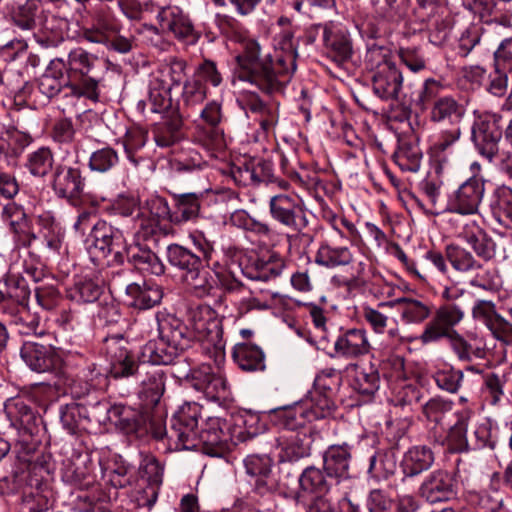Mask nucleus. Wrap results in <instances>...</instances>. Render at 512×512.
<instances>
[{"label": "nucleus", "mask_w": 512, "mask_h": 512, "mask_svg": "<svg viewBox=\"0 0 512 512\" xmlns=\"http://www.w3.org/2000/svg\"><path fill=\"white\" fill-rule=\"evenodd\" d=\"M126 295L130 307L147 310L160 304L163 291L160 285L151 281H143L127 285Z\"/></svg>", "instance_id": "30"}, {"label": "nucleus", "mask_w": 512, "mask_h": 512, "mask_svg": "<svg viewBox=\"0 0 512 512\" xmlns=\"http://www.w3.org/2000/svg\"><path fill=\"white\" fill-rule=\"evenodd\" d=\"M183 121L178 111L165 114L162 120L154 125V140L159 147H170L177 143L183 136Z\"/></svg>", "instance_id": "32"}, {"label": "nucleus", "mask_w": 512, "mask_h": 512, "mask_svg": "<svg viewBox=\"0 0 512 512\" xmlns=\"http://www.w3.org/2000/svg\"><path fill=\"white\" fill-rule=\"evenodd\" d=\"M269 213L275 222L294 232H301L309 223L302 201L294 195L280 193L272 196Z\"/></svg>", "instance_id": "10"}, {"label": "nucleus", "mask_w": 512, "mask_h": 512, "mask_svg": "<svg viewBox=\"0 0 512 512\" xmlns=\"http://www.w3.org/2000/svg\"><path fill=\"white\" fill-rule=\"evenodd\" d=\"M372 5L377 17L398 22L407 16L410 0H373Z\"/></svg>", "instance_id": "48"}, {"label": "nucleus", "mask_w": 512, "mask_h": 512, "mask_svg": "<svg viewBox=\"0 0 512 512\" xmlns=\"http://www.w3.org/2000/svg\"><path fill=\"white\" fill-rule=\"evenodd\" d=\"M102 292V284L91 278H83L75 282L70 297L77 302L92 303L99 299Z\"/></svg>", "instance_id": "60"}, {"label": "nucleus", "mask_w": 512, "mask_h": 512, "mask_svg": "<svg viewBox=\"0 0 512 512\" xmlns=\"http://www.w3.org/2000/svg\"><path fill=\"white\" fill-rule=\"evenodd\" d=\"M242 51L236 57V77L266 94L281 91L296 70L298 43L291 31H282L274 39L275 55L261 58V46L255 39L243 38Z\"/></svg>", "instance_id": "1"}, {"label": "nucleus", "mask_w": 512, "mask_h": 512, "mask_svg": "<svg viewBox=\"0 0 512 512\" xmlns=\"http://www.w3.org/2000/svg\"><path fill=\"white\" fill-rule=\"evenodd\" d=\"M6 415L13 427H15L24 442L37 430V415L34 409L21 397L8 399L5 403Z\"/></svg>", "instance_id": "20"}, {"label": "nucleus", "mask_w": 512, "mask_h": 512, "mask_svg": "<svg viewBox=\"0 0 512 512\" xmlns=\"http://www.w3.org/2000/svg\"><path fill=\"white\" fill-rule=\"evenodd\" d=\"M54 156L50 148L40 147L27 157L26 168L36 177H44L52 171Z\"/></svg>", "instance_id": "57"}, {"label": "nucleus", "mask_w": 512, "mask_h": 512, "mask_svg": "<svg viewBox=\"0 0 512 512\" xmlns=\"http://www.w3.org/2000/svg\"><path fill=\"white\" fill-rule=\"evenodd\" d=\"M179 379L190 380L191 385L213 401L226 400L230 396V386L226 377L213 372L209 365H202L192 370L187 367H177L174 372Z\"/></svg>", "instance_id": "9"}, {"label": "nucleus", "mask_w": 512, "mask_h": 512, "mask_svg": "<svg viewBox=\"0 0 512 512\" xmlns=\"http://www.w3.org/2000/svg\"><path fill=\"white\" fill-rule=\"evenodd\" d=\"M6 299H11L20 307L27 306L31 291L26 280L15 275L4 281Z\"/></svg>", "instance_id": "64"}, {"label": "nucleus", "mask_w": 512, "mask_h": 512, "mask_svg": "<svg viewBox=\"0 0 512 512\" xmlns=\"http://www.w3.org/2000/svg\"><path fill=\"white\" fill-rule=\"evenodd\" d=\"M66 69V85H72L78 94H85L94 102L99 99V57L77 47L72 49L67 59L56 58Z\"/></svg>", "instance_id": "5"}, {"label": "nucleus", "mask_w": 512, "mask_h": 512, "mask_svg": "<svg viewBox=\"0 0 512 512\" xmlns=\"http://www.w3.org/2000/svg\"><path fill=\"white\" fill-rule=\"evenodd\" d=\"M358 260L350 247L338 245L332 240L322 241L314 257L317 265L327 269L356 265Z\"/></svg>", "instance_id": "23"}, {"label": "nucleus", "mask_w": 512, "mask_h": 512, "mask_svg": "<svg viewBox=\"0 0 512 512\" xmlns=\"http://www.w3.org/2000/svg\"><path fill=\"white\" fill-rule=\"evenodd\" d=\"M232 356L236 364L243 371H264L266 368L265 355L257 345L238 343L234 346Z\"/></svg>", "instance_id": "38"}, {"label": "nucleus", "mask_w": 512, "mask_h": 512, "mask_svg": "<svg viewBox=\"0 0 512 512\" xmlns=\"http://www.w3.org/2000/svg\"><path fill=\"white\" fill-rule=\"evenodd\" d=\"M276 413L279 426L290 431V433H296L297 429L303 427L308 422L305 409L301 403L281 408Z\"/></svg>", "instance_id": "58"}, {"label": "nucleus", "mask_w": 512, "mask_h": 512, "mask_svg": "<svg viewBox=\"0 0 512 512\" xmlns=\"http://www.w3.org/2000/svg\"><path fill=\"white\" fill-rule=\"evenodd\" d=\"M393 158L401 170L417 172L420 169L422 152L418 145L404 141L400 143Z\"/></svg>", "instance_id": "51"}, {"label": "nucleus", "mask_w": 512, "mask_h": 512, "mask_svg": "<svg viewBox=\"0 0 512 512\" xmlns=\"http://www.w3.org/2000/svg\"><path fill=\"white\" fill-rule=\"evenodd\" d=\"M371 82L374 94L381 100L395 102L404 108H411V101L405 94H402V72L391 60L384 59L376 66Z\"/></svg>", "instance_id": "8"}, {"label": "nucleus", "mask_w": 512, "mask_h": 512, "mask_svg": "<svg viewBox=\"0 0 512 512\" xmlns=\"http://www.w3.org/2000/svg\"><path fill=\"white\" fill-rule=\"evenodd\" d=\"M57 63V59H53L45 73L38 79V89L47 98L57 96L65 87V82L62 81V67L57 70Z\"/></svg>", "instance_id": "53"}, {"label": "nucleus", "mask_w": 512, "mask_h": 512, "mask_svg": "<svg viewBox=\"0 0 512 512\" xmlns=\"http://www.w3.org/2000/svg\"><path fill=\"white\" fill-rule=\"evenodd\" d=\"M466 6L474 14L479 15L480 19L491 28L509 26L508 18L501 16L499 20L493 0H467Z\"/></svg>", "instance_id": "49"}, {"label": "nucleus", "mask_w": 512, "mask_h": 512, "mask_svg": "<svg viewBox=\"0 0 512 512\" xmlns=\"http://www.w3.org/2000/svg\"><path fill=\"white\" fill-rule=\"evenodd\" d=\"M299 484L304 492L325 494L336 483L332 477L326 474L325 470L322 471L317 467L309 466L301 473Z\"/></svg>", "instance_id": "43"}, {"label": "nucleus", "mask_w": 512, "mask_h": 512, "mask_svg": "<svg viewBox=\"0 0 512 512\" xmlns=\"http://www.w3.org/2000/svg\"><path fill=\"white\" fill-rule=\"evenodd\" d=\"M351 458V446L348 443L330 445L324 452V470L336 484L349 479Z\"/></svg>", "instance_id": "25"}, {"label": "nucleus", "mask_w": 512, "mask_h": 512, "mask_svg": "<svg viewBox=\"0 0 512 512\" xmlns=\"http://www.w3.org/2000/svg\"><path fill=\"white\" fill-rule=\"evenodd\" d=\"M232 418L233 428L231 435L236 441L245 442L264 431V424L260 421V416L256 413L245 411Z\"/></svg>", "instance_id": "40"}, {"label": "nucleus", "mask_w": 512, "mask_h": 512, "mask_svg": "<svg viewBox=\"0 0 512 512\" xmlns=\"http://www.w3.org/2000/svg\"><path fill=\"white\" fill-rule=\"evenodd\" d=\"M105 354L109 361L108 375L114 379L127 378L138 372L139 365L128 349V342L116 334L104 339Z\"/></svg>", "instance_id": "13"}, {"label": "nucleus", "mask_w": 512, "mask_h": 512, "mask_svg": "<svg viewBox=\"0 0 512 512\" xmlns=\"http://www.w3.org/2000/svg\"><path fill=\"white\" fill-rule=\"evenodd\" d=\"M78 364L81 369L77 372L93 390L101 389L107 385L108 375L93 361H89L80 354H77Z\"/></svg>", "instance_id": "61"}, {"label": "nucleus", "mask_w": 512, "mask_h": 512, "mask_svg": "<svg viewBox=\"0 0 512 512\" xmlns=\"http://www.w3.org/2000/svg\"><path fill=\"white\" fill-rule=\"evenodd\" d=\"M38 222L40 230L37 235H31L29 245H31L33 241L38 242L40 249L46 255L58 254L64 239V231L60 223L49 213L39 216Z\"/></svg>", "instance_id": "21"}, {"label": "nucleus", "mask_w": 512, "mask_h": 512, "mask_svg": "<svg viewBox=\"0 0 512 512\" xmlns=\"http://www.w3.org/2000/svg\"><path fill=\"white\" fill-rule=\"evenodd\" d=\"M81 37L121 54L129 53L133 48L134 37L122 34L121 21L106 10H99L92 16L91 22L81 28Z\"/></svg>", "instance_id": "6"}, {"label": "nucleus", "mask_w": 512, "mask_h": 512, "mask_svg": "<svg viewBox=\"0 0 512 512\" xmlns=\"http://www.w3.org/2000/svg\"><path fill=\"white\" fill-rule=\"evenodd\" d=\"M125 231L105 220L93 224L88 251L93 260L107 259V264H122L125 258L139 271L160 276L165 266L158 255L140 243L126 245Z\"/></svg>", "instance_id": "2"}, {"label": "nucleus", "mask_w": 512, "mask_h": 512, "mask_svg": "<svg viewBox=\"0 0 512 512\" xmlns=\"http://www.w3.org/2000/svg\"><path fill=\"white\" fill-rule=\"evenodd\" d=\"M141 477L147 482V487L143 490L146 499H143V505L151 508L157 501L160 485L163 480V467L155 457H146L141 464Z\"/></svg>", "instance_id": "36"}, {"label": "nucleus", "mask_w": 512, "mask_h": 512, "mask_svg": "<svg viewBox=\"0 0 512 512\" xmlns=\"http://www.w3.org/2000/svg\"><path fill=\"white\" fill-rule=\"evenodd\" d=\"M206 96V86L201 79L192 78L186 80L181 94L183 109L187 111L194 109L205 100Z\"/></svg>", "instance_id": "59"}, {"label": "nucleus", "mask_w": 512, "mask_h": 512, "mask_svg": "<svg viewBox=\"0 0 512 512\" xmlns=\"http://www.w3.org/2000/svg\"><path fill=\"white\" fill-rule=\"evenodd\" d=\"M334 349L338 355L346 359H355L368 354L371 345L364 329L351 328L337 337Z\"/></svg>", "instance_id": "28"}, {"label": "nucleus", "mask_w": 512, "mask_h": 512, "mask_svg": "<svg viewBox=\"0 0 512 512\" xmlns=\"http://www.w3.org/2000/svg\"><path fill=\"white\" fill-rule=\"evenodd\" d=\"M188 322L191 326L193 340L206 341L214 347L216 352L223 354L225 342L223 340L222 318L208 305H198L188 311Z\"/></svg>", "instance_id": "7"}, {"label": "nucleus", "mask_w": 512, "mask_h": 512, "mask_svg": "<svg viewBox=\"0 0 512 512\" xmlns=\"http://www.w3.org/2000/svg\"><path fill=\"white\" fill-rule=\"evenodd\" d=\"M40 0H12L6 6L12 12L14 24L22 30H32L36 26L35 17L40 8Z\"/></svg>", "instance_id": "41"}, {"label": "nucleus", "mask_w": 512, "mask_h": 512, "mask_svg": "<svg viewBox=\"0 0 512 512\" xmlns=\"http://www.w3.org/2000/svg\"><path fill=\"white\" fill-rule=\"evenodd\" d=\"M453 402L442 397L430 398L422 405V413L429 428L445 427V419L452 411Z\"/></svg>", "instance_id": "45"}, {"label": "nucleus", "mask_w": 512, "mask_h": 512, "mask_svg": "<svg viewBox=\"0 0 512 512\" xmlns=\"http://www.w3.org/2000/svg\"><path fill=\"white\" fill-rule=\"evenodd\" d=\"M380 387V376L377 369L370 365L357 372L353 388L359 394L371 397Z\"/></svg>", "instance_id": "62"}, {"label": "nucleus", "mask_w": 512, "mask_h": 512, "mask_svg": "<svg viewBox=\"0 0 512 512\" xmlns=\"http://www.w3.org/2000/svg\"><path fill=\"white\" fill-rule=\"evenodd\" d=\"M205 263L199 265L195 269H192L187 274H182V279L185 284L193 290L194 294L198 297L206 296L210 293L213 288V278Z\"/></svg>", "instance_id": "52"}, {"label": "nucleus", "mask_w": 512, "mask_h": 512, "mask_svg": "<svg viewBox=\"0 0 512 512\" xmlns=\"http://www.w3.org/2000/svg\"><path fill=\"white\" fill-rule=\"evenodd\" d=\"M467 419L463 416L446 430L443 428H429L428 438L434 444L447 446L450 452L461 453L469 450V440L467 439Z\"/></svg>", "instance_id": "22"}, {"label": "nucleus", "mask_w": 512, "mask_h": 512, "mask_svg": "<svg viewBox=\"0 0 512 512\" xmlns=\"http://www.w3.org/2000/svg\"><path fill=\"white\" fill-rule=\"evenodd\" d=\"M170 196L173 225L180 226L199 217L203 200L201 193H170Z\"/></svg>", "instance_id": "29"}, {"label": "nucleus", "mask_w": 512, "mask_h": 512, "mask_svg": "<svg viewBox=\"0 0 512 512\" xmlns=\"http://www.w3.org/2000/svg\"><path fill=\"white\" fill-rule=\"evenodd\" d=\"M397 306L401 320L406 324H421L432 314L428 302L412 297H401L393 302Z\"/></svg>", "instance_id": "39"}, {"label": "nucleus", "mask_w": 512, "mask_h": 512, "mask_svg": "<svg viewBox=\"0 0 512 512\" xmlns=\"http://www.w3.org/2000/svg\"><path fill=\"white\" fill-rule=\"evenodd\" d=\"M464 318L462 308L454 303L441 305L434 313L432 319L425 325L423 332L417 339L428 345L440 341L457 333L454 327Z\"/></svg>", "instance_id": "11"}, {"label": "nucleus", "mask_w": 512, "mask_h": 512, "mask_svg": "<svg viewBox=\"0 0 512 512\" xmlns=\"http://www.w3.org/2000/svg\"><path fill=\"white\" fill-rule=\"evenodd\" d=\"M329 394L314 389L313 392H310L309 397L300 402L305 409L308 422L323 419L331 414L334 403Z\"/></svg>", "instance_id": "42"}, {"label": "nucleus", "mask_w": 512, "mask_h": 512, "mask_svg": "<svg viewBox=\"0 0 512 512\" xmlns=\"http://www.w3.org/2000/svg\"><path fill=\"white\" fill-rule=\"evenodd\" d=\"M32 142V137L16 128H10L1 133L0 154L18 157Z\"/></svg>", "instance_id": "46"}, {"label": "nucleus", "mask_w": 512, "mask_h": 512, "mask_svg": "<svg viewBox=\"0 0 512 512\" xmlns=\"http://www.w3.org/2000/svg\"><path fill=\"white\" fill-rule=\"evenodd\" d=\"M501 116L496 114L479 117L471 128V139L478 153L492 162L499 152L502 137Z\"/></svg>", "instance_id": "12"}, {"label": "nucleus", "mask_w": 512, "mask_h": 512, "mask_svg": "<svg viewBox=\"0 0 512 512\" xmlns=\"http://www.w3.org/2000/svg\"><path fill=\"white\" fill-rule=\"evenodd\" d=\"M166 258L168 263L182 271V274L189 273L203 263L200 255L179 244H170L167 247Z\"/></svg>", "instance_id": "44"}, {"label": "nucleus", "mask_w": 512, "mask_h": 512, "mask_svg": "<svg viewBox=\"0 0 512 512\" xmlns=\"http://www.w3.org/2000/svg\"><path fill=\"white\" fill-rule=\"evenodd\" d=\"M452 351L461 362H471L474 358L482 359L485 356V350L481 347L473 348L459 333L447 337Z\"/></svg>", "instance_id": "63"}, {"label": "nucleus", "mask_w": 512, "mask_h": 512, "mask_svg": "<svg viewBox=\"0 0 512 512\" xmlns=\"http://www.w3.org/2000/svg\"><path fill=\"white\" fill-rule=\"evenodd\" d=\"M396 464L395 451L386 450L370 457L368 474L376 479H388L395 473Z\"/></svg>", "instance_id": "50"}, {"label": "nucleus", "mask_w": 512, "mask_h": 512, "mask_svg": "<svg viewBox=\"0 0 512 512\" xmlns=\"http://www.w3.org/2000/svg\"><path fill=\"white\" fill-rule=\"evenodd\" d=\"M322 29L325 54L337 65L347 62L353 54V45L346 27L334 22L318 25Z\"/></svg>", "instance_id": "17"}, {"label": "nucleus", "mask_w": 512, "mask_h": 512, "mask_svg": "<svg viewBox=\"0 0 512 512\" xmlns=\"http://www.w3.org/2000/svg\"><path fill=\"white\" fill-rule=\"evenodd\" d=\"M51 188L58 198L75 205L84 193L85 178L77 165L57 164L52 173Z\"/></svg>", "instance_id": "14"}, {"label": "nucleus", "mask_w": 512, "mask_h": 512, "mask_svg": "<svg viewBox=\"0 0 512 512\" xmlns=\"http://www.w3.org/2000/svg\"><path fill=\"white\" fill-rule=\"evenodd\" d=\"M461 235L477 256L484 261H489L495 256L494 241L475 221L467 223Z\"/></svg>", "instance_id": "33"}, {"label": "nucleus", "mask_w": 512, "mask_h": 512, "mask_svg": "<svg viewBox=\"0 0 512 512\" xmlns=\"http://www.w3.org/2000/svg\"><path fill=\"white\" fill-rule=\"evenodd\" d=\"M86 420L87 409L83 405L72 402L60 407V421L69 434H76Z\"/></svg>", "instance_id": "55"}, {"label": "nucleus", "mask_w": 512, "mask_h": 512, "mask_svg": "<svg viewBox=\"0 0 512 512\" xmlns=\"http://www.w3.org/2000/svg\"><path fill=\"white\" fill-rule=\"evenodd\" d=\"M418 494L430 504L448 502L457 495V481L447 470L436 469L423 479Z\"/></svg>", "instance_id": "16"}, {"label": "nucleus", "mask_w": 512, "mask_h": 512, "mask_svg": "<svg viewBox=\"0 0 512 512\" xmlns=\"http://www.w3.org/2000/svg\"><path fill=\"white\" fill-rule=\"evenodd\" d=\"M489 208L493 218L502 226L512 229V189L502 185L490 196Z\"/></svg>", "instance_id": "37"}, {"label": "nucleus", "mask_w": 512, "mask_h": 512, "mask_svg": "<svg viewBox=\"0 0 512 512\" xmlns=\"http://www.w3.org/2000/svg\"><path fill=\"white\" fill-rule=\"evenodd\" d=\"M285 268L286 262L281 255L268 252L259 257L249 258L242 267V273L250 280L268 282L280 277Z\"/></svg>", "instance_id": "19"}, {"label": "nucleus", "mask_w": 512, "mask_h": 512, "mask_svg": "<svg viewBox=\"0 0 512 512\" xmlns=\"http://www.w3.org/2000/svg\"><path fill=\"white\" fill-rule=\"evenodd\" d=\"M141 394L150 405H157L165 391V374L160 369H152L145 373L141 380Z\"/></svg>", "instance_id": "47"}, {"label": "nucleus", "mask_w": 512, "mask_h": 512, "mask_svg": "<svg viewBox=\"0 0 512 512\" xmlns=\"http://www.w3.org/2000/svg\"><path fill=\"white\" fill-rule=\"evenodd\" d=\"M443 90V84L434 78L424 80L415 98H408L411 101V107L415 106L419 111H425L431 107L440 97Z\"/></svg>", "instance_id": "56"}, {"label": "nucleus", "mask_w": 512, "mask_h": 512, "mask_svg": "<svg viewBox=\"0 0 512 512\" xmlns=\"http://www.w3.org/2000/svg\"><path fill=\"white\" fill-rule=\"evenodd\" d=\"M281 439L280 462H297L310 455L311 440L306 433H290L283 435Z\"/></svg>", "instance_id": "35"}, {"label": "nucleus", "mask_w": 512, "mask_h": 512, "mask_svg": "<svg viewBox=\"0 0 512 512\" xmlns=\"http://www.w3.org/2000/svg\"><path fill=\"white\" fill-rule=\"evenodd\" d=\"M201 415L202 407L195 402L185 403L178 409L165 432L172 449L192 450L203 444L207 453L212 454L226 441L223 430L225 421L220 417H207L198 430V419Z\"/></svg>", "instance_id": "3"}, {"label": "nucleus", "mask_w": 512, "mask_h": 512, "mask_svg": "<svg viewBox=\"0 0 512 512\" xmlns=\"http://www.w3.org/2000/svg\"><path fill=\"white\" fill-rule=\"evenodd\" d=\"M157 20L162 32H170L178 39H188L194 35V26L189 17L177 6L161 7Z\"/></svg>", "instance_id": "27"}, {"label": "nucleus", "mask_w": 512, "mask_h": 512, "mask_svg": "<svg viewBox=\"0 0 512 512\" xmlns=\"http://www.w3.org/2000/svg\"><path fill=\"white\" fill-rule=\"evenodd\" d=\"M484 193L485 180L474 174L451 195L446 210L461 215L476 214Z\"/></svg>", "instance_id": "15"}, {"label": "nucleus", "mask_w": 512, "mask_h": 512, "mask_svg": "<svg viewBox=\"0 0 512 512\" xmlns=\"http://www.w3.org/2000/svg\"><path fill=\"white\" fill-rule=\"evenodd\" d=\"M200 118L208 125V128L198 126L195 134L196 140L207 148L219 144L222 140L218 129L222 119L221 104L215 100L208 102L201 110Z\"/></svg>", "instance_id": "26"}, {"label": "nucleus", "mask_w": 512, "mask_h": 512, "mask_svg": "<svg viewBox=\"0 0 512 512\" xmlns=\"http://www.w3.org/2000/svg\"><path fill=\"white\" fill-rule=\"evenodd\" d=\"M20 357L34 372L45 373L56 369L60 364L57 349L50 344L25 341L20 348Z\"/></svg>", "instance_id": "18"}, {"label": "nucleus", "mask_w": 512, "mask_h": 512, "mask_svg": "<svg viewBox=\"0 0 512 512\" xmlns=\"http://www.w3.org/2000/svg\"><path fill=\"white\" fill-rule=\"evenodd\" d=\"M273 461L267 455H248L244 459L246 473L255 479L257 493L264 495L275 489L276 481L272 475Z\"/></svg>", "instance_id": "24"}, {"label": "nucleus", "mask_w": 512, "mask_h": 512, "mask_svg": "<svg viewBox=\"0 0 512 512\" xmlns=\"http://www.w3.org/2000/svg\"><path fill=\"white\" fill-rule=\"evenodd\" d=\"M159 338L148 341L141 351L144 362L153 365H170L193 343L188 326L174 315L158 319Z\"/></svg>", "instance_id": "4"}, {"label": "nucleus", "mask_w": 512, "mask_h": 512, "mask_svg": "<svg viewBox=\"0 0 512 512\" xmlns=\"http://www.w3.org/2000/svg\"><path fill=\"white\" fill-rule=\"evenodd\" d=\"M434 461V452L430 447L415 445L404 453L400 467L406 477H415L430 469Z\"/></svg>", "instance_id": "31"}, {"label": "nucleus", "mask_w": 512, "mask_h": 512, "mask_svg": "<svg viewBox=\"0 0 512 512\" xmlns=\"http://www.w3.org/2000/svg\"><path fill=\"white\" fill-rule=\"evenodd\" d=\"M465 108L451 96L439 98L430 108V120L434 123H447L460 126Z\"/></svg>", "instance_id": "34"}, {"label": "nucleus", "mask_w": 512, "mask_h": 512, "mask_svg": "<svg viewBox=\"0 0 512 512\" xmlns=\"http://www.w3.org/2000/svg\"><path fill=\"white\" fill-rule=\"evenodd\" d=\"M445 257L458 272H469L482 267L473 255L459 245L449 244L445 248Z\"/></svg>", "instance_id": "54"}]
</instances>
